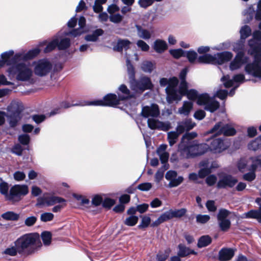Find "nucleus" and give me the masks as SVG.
I'll use <instances>...</instances> for the list:
<instances>
[{
  "label": "nucleus",
  "mask_w": 261,
  "mask_h": 261,
  "mask_svg": "<svg viewBox=\"0 0 261 261\" xmlns=\"http://www.w3.org/2000/svg\"><path fill=\"white\" fill-rule=\"evenodd\" d=\"M187 211L185 208L180 209H170L168 211L165 212L168 221L173 218H180L184 216L186 214Z\"/></svg>",
  "instance_id": "obj_24"
},
{
  "label": "nucleus",
  "mask_w": 261,
  "mask_h": 261,
  "mask_svg": "<svg viewBox=\"0 0 261 261\" xmlns=\"http://www.w3.org/2000/svg\"><path fill=\"white\" fill-rule=\"evenodd\" d=\"M232 57L233 54L231 52L223 51L214 55L205 54L200 56L198 58L197 61L200 63L221 65L229 61Z\"/></svg>",
  "instance_id": "obj_4"
},
{
  "label": "nucleus",
  "mask_w": 261,
  "mask_h": 261,
  "mask_svg": "<svg viewBox=\"0 0 261 261\" xmlns=\"http://www.w3.org/2000/svg\"><path fill=\"white\" fill-rule=\"evenodd\" d=\"M212 242V238L208 235L201 237L198 241L197 246L198 248H202L210 245Z\"/></svg>",
  "instance_id": "obj_37"
},
{
  "label": "nucleus",
  "mask_w": 261,
  "mask_h": 261,
  "mask_svg": "<svg viewBox=\"0 0 261 261\" xmlns=\"http://www.w3.org/2000/svg\"><path fill=\"white\" fill-rule=\"evenodd\" d=\"M18 253V249L16 246L14 245V246H11L6 248L3 254L8 255L10 256H15Z\"/></svg>",
  "instance_id": "obj_48"
},
{
  "label": "nucleus",
  "mask_w": 261,
  "mask_h": 261,
  "mask_svg": "<svg viewBox=\"0 0 261 261\" xmlns=\"http://www.w3.org/2000/svg\"><path fill=\"white\" fill-rule=\"evenodd\" d=\"M234 255V250L229 248H223L219 252L218 258L220 261L230 260Z\"/></svg>",
  "instance_id": "obj_23"
},
{
  "label": "nucleus",
  "mask_w": 261,
  "mask_h": 261,
  "mask_svg": "<svg viewBox=\"0 0 261 261\" xmlns=\"http://www.w3.org/2000/svg\"><path fill=\"white\" fill-rule=\"evenodd\" d=\"M41 198L38 199L37 205H40L45 203L47 204L48 205H52L55 203L65 202L64 199L57 196L44 197L43 198V201H41Z\"/></svg>",
  "instance_id": "obj_25"
},
{
  "label": "nucleus",
  "mask_w": 261,
  "mask_h": 261,
  "mask_svg": "<svg viewBox=\"0 0 261 261\" xmlns=\"http://www.w3.org/2000/svg\"><path fill=\"white\" fill-rule=\"evenodd\" d=\"M29 193V188L25 185H15L12 186L8 195V200L14 203L19 201Z\"/></svg>",
  "instance_id": "obj_7"
},
{
  "label": "nucleus",
  "mask_w": 261,
  "mask_h": 261,
  "mask_svg": "<svg viewBox=\"0 0 261 261\" xmlns=\"http://www.w3.org/2000/svg\"><path fill=\"white\" fill-rule=\"evenodd\" d=\"M39 53L40 50L38 48H35L30 50L24 55L21 54H17L13 56L14 51L13 50H10L2 54V63H3V66L5 64H7V65L12 66L17 64L18 63H17V61L19 59H23L25 60L30 59L36 56Z\"/></svg>",
  "instance_id": "obj_3"
},
{
  "label": "nucleus",
  "mask_w": 261,
  "mask_h": 261,
  "mask_svg": "<svg viewBox=\"0 0 261 261\" xmlns=\"http://www.w3.org/2000/svg\"><path fill=\"white\" fill-rule=\"evenodd\" d=\"M147 124L148 127L151 129H159L163 131H167L171 128L170 122H163L154 118H148Z\"/></svg>",
  "instance_id": "obj_17"
},
{
  "label": "nucleus",
  "mask_w": 261,
  "mask_h": 261,
  "mask_svg": "<svg viewBox=\"0 0 261 261\" xmlns=\"http://www.w3.org/2000/svg\"><path fill=\"white\" fill-rule=\"evenodd\" d=\"M165 165L163 167L161 168L155 174V180L157 182H159L163 178L164 171L168 169Z\"/></svg>",
  "instance_id": "obj_50"
},
{
  "label": "nucleus",
  "mask_w": 261,
  "mask_h": 261,
  "mask_svg": "<svg viewBox=\"0 0 261 261\" xmlns=\"http://www.w3.org/2000/svg\"><path fill=\"white\" fill-rule=\"evenodd\" d=\"M14 245L18 249V253L30 255L35 253L42 246L40 236L37 233L24 234L19 237Z\"/></svg>",
  "instance_id": "obj_2"
},
{
  "label": "nucleus",
  "mask_w": 261,
  "mask_h": 261,
  "mask_svg": "<svg viewBox=\"0 0 261 261\" xmlns=\"http://www.w3.org/2000/svg\"><path fill=\"white\" fill-rule=\"evenodd\" d=\"M70 40L68 38H64L60 40V42L58 39L57 47L60 50H63L67 48L70 46Z\"/></svg>",
  "instance_id": "obj_44"
},
{
  "label": "nucleus",
  "mask_w": 261,
  "mask_h": 261,
  "mask_svg": "<svg viewBox=\"0 0 261 261\" xmlns=\"http://www.w3.org/2000/svg\"><path fill=\"white\" fill-rule=\"evenodd\" d=\"M243 218L255 219L261 223V204L258 210H250L243 214Z\"/></svg>",
  "instance_id": "obj_28"
},
{
  "label": "nucleus",
  "mask_w": 261,
  "mask_h": 261,
  "mask_svg": "<svg viewBox=\"0 0 261 261\" xmlns=\"http://www.w3.org/2000/svg\"><path fill=\"white\" fill-rule=\"evenodd\" d=\"M167 221L168 219L167 218L165 213H164L158 218L157 220L152 222V223L151 224V226L153 227H156L162 223Z\"/></svg>",
  "instance_id": "obj_52"
},
{
  "label": "nucleus",
  "mask_w": 261,
  "mask_h": 261,
  "mask_svg": "<svg viewBox=\"0 0 261 261\" xmlns=\"http://www.w3.org/2000/svg\"><path fill=\"white\" fill-rule=\"evenodd\" d=\"M168 46L166 41L161 39H156L153 43V48L158 53H162L167 49Z\"/></svg>",
  "instance_id": "obj_30"
},
{
  "label": "nucleus",
  "mask_w": 261,
  "mask_h": 261,
  "mask_svg": "<svg viewBox=\"0 0 261 261\" xmlns=\"http://www.w3.org/2000/svg\"><path fill=\"white\" fill-rule=\"evenodd\" d=\"M136 44L137 46L143 51H147L149 49V46L142 40H138Z\"/></svg>",
  "instance_id": "obj_62"
},
{
  "label": "nucleus",
  "mask_w": 261,
  "mask_h": 261,
  "mask_svg": "<svg viewBox=\"0 0 261 261\" xmlns=\"http://www.w3.org/2000/svg\"><path fill=\"white\" fill-rule=\"evenodd\" d=\"M249 45L252 50L250 52V55H253L255 53H257L261 51V46L260 44L253 45L252 44V41L250 40L249 41Z\"/></svg>",
  "instance_id": "obj_63"
},
{
  "label": "nucleus",
  "mask_w": 261,
  "mask_h": 261,
  "mask_svg": "<svg viewBox=\"0 0 261 261\" xmlns=\"http://www.w3.org/2000/svg\"><path fill=\"white\" fill-rule=\"evenodd\" d=\"M8 184L6 182H2L0 183V193L5 195V198L7 200L8 199V195H9V192Z\"/></svg>",
  "instance_id": "obj_49"
},
{
  "label": "nucleus",
  "mask_w": 261,
  "mask_h": 261,
  "mask_svg": "<svg viewBox=\"0 0 261 261\" xmlns=\"http://www.w3.org/2000/svg\"><path fill=\"white\" fill-rule=\"evenodd\" d=\"M184 178L182 176H179L177 178L172 179L169 184L170 188L175 187L180 185L183 181Z\"/></svg>",
  "instance_id": "obj_61"
},
{
  "label": "nucleus",
  "mask_w": 261,
  "mask_h": 261,
  "mask_svg": "<svg viewBox=\"0 0 261 261\" xmlns=\"http://www.w3.org/2000/svg\"><path fill=\"white\" fill-rule=\"evenodd\" d=\"M236 130L231 126L223 124L220 122L208 132V133H214L216 135H223L226 136H233L236 134Z\"/></svg>",
  "instance_id": "obj_14"
},
{
  "label": "nucleus",
  "mask_w": 261,
  "mask_h": 261,
  "mask_svg": "<svg viewBox=\"0 0 261 261\" xmlns=\"http://www.w3.org/2000/svg\"><path fill=\"white\" fill-rule=\"evenodd\" d=\"M248 61L249 58L245 56L244 51H239L233 60L230 62L229 69L231 71L237 70L247 63Z\"/></svg>",
  "instance_id": "obj_16"
},
{
  "label": "nucleus",
  "mask_w": 261,
  "mask_h": 261,
  "mask_svg": "<svg viewBox=\"0 0 261 261\" xmlns=\"http://www.w3.org/2000/svg\"><path fill=\"white\" fill-rule=\"evenodd\" d=\"M151 219L148 216H144L142 217L141 223L138 225V228L142 229L147 227L150 224Z\"/></svg>",
  "instance_id": "obj_57"
},
{
  "label": "nucleus",
  "mask_w": 261,
  "mask_h": 261,
  "mask_svg": "<svg viewBox=\"0 0 261 261\" xmlns=\"http://www.w3.org/2000/svg\"><path fill=\"white\" fill-rule=\"evenodd\" d=\"M138 37L144 40H149L151 38L153 33L152 31L143 28L139 25H136Z\"/></svg>",
  "instance_id": "obj_27"
},
{
  "label": "nucleus",
  "mask_w": 261,
  "mask_h": 261,
  "mask_svg": "<svg viewBox=\"0 0 261 261\" xmlns=\"http://www.w3.org/2000/svg\"><path fill=\"white\" fill-rule=\"evenodd\" d=\"M261 147V136L256 138L248 144V148L250 150L255 151Z\"/></svg>",
  "instance_id": "obj_42"
},
{
  "label": "nucleus",
  "mask_w": 261,
  "mask_h": 261,
  "mask_svg": "<svg viewBox=\"0 0 261 261\" xmlns=\"http://www.w3.org/2000/svg\"><path fill=\"white\" fill-rule=\"evenodd\" d=\"M103 31L102 29H97L94 31L92 34L88 35L86 36L85 39L88 41H95L98 37L102 35Z\"/></svg>",
  "instance_id": "obj_40"
},
{
  "label": "nucleus",
  "mask_w": 261,
  "mask_h": 261,
  "mask_svg": "<svg viewBox=\"0 0 261 261\" xmlns=\"http://www.w3.org/2000/svg\"><path fill=\"white\" fill-rule=\"evenodd\" d=\"M193 108V103L190 101H185L184 102L182 107L179 108L178 113L180 114H183L188 116Z\"/></svg>",
  "instance_id": "obj_33"
},
{
  "label": "nucleus",
  "mask_w": 261,
  "mask_h": 261,
  "mask_svg": "<svg viewBox=\"0 0 261 261\" xmlns=\"http://www.w3.org/2000/svg\"><path fill=\"white\" fill-rule=\"evenodd\" d=\"M227 148L223 140L219 138L213 139L211 142V144L208 146L210 149L214 153H220Z\"/></svg>",
  "instance_id": "obj_20"
},
{
  "label": "nucleus",
  "mask_w": 261,
  "mask_h": 261,
  "mask_svg": "<svg viewBox=\"0 0 261 261\" xmlns=\"http://www.w3.org/2000/svg\"><path fill=\"white\" fill-rule=\"evenodd\" d=\"M237 179L230 175H225L220 178L217 183L219 188H232L237 182Z\"/></svg>",
  "instance_id": "obj_18"
},
{
  "label": "nucleus",
  "mask_w": 261,
  "mask_h": 261,
  "mask_svg": "<svg viewBox=\"0 0 261 261\" xmlns=\"http://www.w3.org/2000/svg\"><path fill=\"white\" fill-rule=\"evenodd\" d=\"M230 212L225 208H220L217 214L218 223L220 229L223 231H227L230 227L231 222L228 219Z\"/></svg>",
  "instance_id": "obj_13"
},
{
  "label": "nucleus",
  "mask_w": 261,
  "mask_h": 261,
  "mask_svg": "<svg viewBox=\"0 0 261 261\" xmlns=\"http://www.w3.org/2000/svg\"><path fill=\"white\" fill-rule=\"evenodd\" d=\"M54 215L51 213H44L41 215L40 220L43 222H47L51 221L54 218Z\"/></svg>",
  "instance_id": "obj_60"
},
{
  "label": "nucleus",
  "mask_w": 261,
  "mask_h": 261,
  "mask_svg": "<svg viewBox=\"0 0 261 261\" xmlns=\"http://www.w3.org/2000/svg\"><path fill=\"white\" fill-rule=\"evenodd\" d=\"M240 33L241 39H245L251 35V30L249 26L244 25L241 29Z\"/></svg>",
  "instance_id": "obj_43"
},
{
  "label": "nucleus",
  "mask_w": 261,
  "mask_h": 261,
  "mask_svg": "<svg viewBox=\"0 0 261 261\" xmlns=\"http://www.w3.org/2000/svg\"><path fill=\"white\" fill-rule=\"evenodd\" d=\"M52 68L51 64L46 60H40L35 63L34 72L36 75L43 76L46 75Z\"/></svg>",
  "instance_id": "obj_15"
},
{
  "label": "nucleus",
  "mask_w": 261,
  "mask_h": 261,
  "mask_svg": "<svg viewBox=\"0 0 261 261\" xmlns=\"http://www.w3.org/2000/svg\"><path fill=\"white\" fill-rule=\"evenodd\" d=\"M208 149V145L205 143L198 144L195 141V153L194 158L205 153Z\"/></svg>",
  "instance_id": "obj_31"
},
{
  "label": "nucleus",
  "mask_w": 261,
  "mask_h": 261,
  "mask_svg": "<svg viewBox=\"0 0 261 261\" xmlns=\"http://www.w3.org/2000/svg\"><path fill=\"white\" fill-rule=\"evenodd\" d=\"M121 100L115 94H108L106 95L103 100H95L88 102V105L116 106L120 103Z\"/></svg>",
  "instance_id": "obj_12"
},
{
  "label": "nucleus",
  "mask_w": 261,
  "mask_h": 261,
  "mask_svg": "<svg viewBox=\"0 0 261 261\" xmlns=\"http://www.w3.org/2000/svg\"><path fill=\"white\" fill-rule=\"evenodd\" d=\"M109 19L111 22L115 23H118L122 21L123 19V16L121 15L120 14L114 13L110 15Z\"/></svg>",
  "instance_id": "obj_59"
},
{
  "label": "nucleus",
  "mask_w": 261,
  "mask_h": 261,
  "mask_svg": "<svg viewBox=\"0 0 261 261\" xmlns=\"http://www.w3.org/2000/svg\"><path fill=\"white\" fill-rule=\"evenodd\" d=\"M178 255L179 257H185L190 254H197V252L194 250H191L189 248L186 247L182 244H179L178 245Z\"/></svg>",
  "instance_id": "obj_32"
},
{
  "label": "nucleus",
  "mask_w": 261,
  "mask_h": 261,
  "mask_svg": "<svg viewBox=\"0 0 261 261\" xmlns=\"http://www.w3.org/2000/svg\"><path fill=\"white\" fill-rule=\"evenodd\" d=\"M207 163L206 161H203L200 163V166L201 167H203L204 168L200 169L198 172V176L200 178H204L206 176H207L209 173H211V169L207 168Z\"/></svg>",
  "instance_id": "obj_39"
},
{
  "label": "nucleus",
  "mask_w": 261,
  "mask_h": 261,
  "mask_svg": "<svg viewBox=\"0 0 261 261\" xmlns=\"http://www.w3.org/2000/svg\"><path fill=\"white\" fill-rule=\"evenodd\" d=\"M245 76L242 74H238L235 75L233 80H230L228 75L223 76L221 78V81L224 82V86L226 88H229L232 86L233 81L236 82H244Z\"/></svg>",
  "instance_id": "obj_21"
},
{
  "label": "nucleus",
  "mask_w": 261,
  "mask_h": 261,
  "mask_svg": "<svg viewBox=\"0 0 261 261\" xmlns=\"http://www.w3.org/2000/svg\"><path fill=\"white\" fill-rule=\"evenodd\" d=\"M249 165V159L242 158L238 163V168L240 171L243 172L247 165Z\"/></svg>",
  "instance_id": "obj_47"
},
{
  "label": "nucleus",
  "mask_w": 261,
  "mask_h": 261,
  "mask_svg": "<svg viewBox=\"0 0 261 261\" xmlns=\"http://www.w3.org/2000/svg\"><path fill=\"white\" fill-rule=\"evenodd\" d=\"M10 73L16 74V78L18 81H29L33 75L32 70L24 63H18L11 66L8 70Z\"/></svg>",
  "instance_id": "obj_5"
},
{
  "label": "nucleus",
  "mask_w": 261,
  "mask_h": 261,
  "mask_svg": "<svg viewBox=\"0 0 261 261\" xmlns=\"http://www.w3.org/2000/svg\"><path fill=\"white\" fill-rule=\"evenodd\" d=\"M245 71L254 76L261 77V54L254 56L253 62L245 66Z\"/></svg>",
  "instance_id": "obj_11"
},
{
  "label": "nucleus",
  "mask_w": 261,
  "mask_h": 261,
  "mask_svg": "<svg viewBox=\"0 0 261 261\" xmlns=\"http://www.w3.org/2000/svg\"><path fill=\"white\" fill-rule=\"evenodd\" d=\"M2 217L7 221H17L19 218V215L13 211H8L3 214Z\"/></svg>",
  "instance_id": "obj_36"
},
{
  "label": "nucleus",
  "mask_w": 261,
  "mask_h": 261,
  "mask_svg": "<svg viewBox=\"0 0 261 261\" xmlns=\"http://www.w3.org/2000/svg\"><path fill=\"white\" fill-rule=\"evenodd\" d=\"M162 0H139L138 4L140 6L143 8H147L152 5L154 1L161 2Z\"/></svg>",
  "instance_id": "obj_55"
},
{
  "label": "nucleus",
  "mask_w": 261,
  "mask_h": 261,
  "mask_svg": "<svg viewBox=\"0 0 261 261\" xmlns=\"http://www.w3.org/2000/svg\"><path fill=\"white\" fill-rule=\"evenodd\" d=\"M205 206L210 212H215L217 210V206L214 200H208L205 204Z\"/></svg>",
  "instance_id": "obj_64"
},
{
  "label": "nucleus",
  "mask_w": 261,
  "mask_h": 261,
  "mask_svg": "<svg viewBox=\"0 0 261 261\" xmlns=\"http://www.w3.org/2000/svg\"><path fill=\"white\" fill-rule=\"evenodd\" d=\"M195 141L180 142L178 145V151L182 158H194L195 153Z\"/></svg>",
  "instance_id": "obj_10"
},
{
  "label": "nucleus",
  "mask_w": 261,
  "mask_h": 261,
  "mask_svg": "<svg viewBox=\"0 0 261 261\" xmlns=\"http://www.w3.org/2000/svg\"><path fill=\"white\" fill-rule=\"evenodd\" d=\"M195 126V123L192 122L191 119H186L178 123L176 130L179 133L192 129Z\"/></svg>",
  "instance_id": "obj_22"
},
{
  "label": "nucleus",
  "mask_w": 261,
  "mask_h": 261,
  "mask_svg": "<svg viewBox=\"0 0 261 261\" xmlns=\"http://www.w3.org/2000/svg\"><path fill=\"white\" fill-rule=\"evenodd\" d=\"M138 221V217L136 216H130L124 221V224L129 226H135Z\"/></svg>",
  "instance_id": "obj_46"
},
{
  "label": "nucleus",
  "mask_w": 261,
  "mask_h": 261,
  "mask_svg": "<svg viewBox=\"0 0 261 261\" xmlns=\"http://www.w3.org/2000/svg\"><path fill=\"white\" fill-rule=\"evenodd\" d=\"M186 56L191 63L194 62L197 58V53L193 50H189L185 53Z\"/></svg>",
  "instance_id": "obj_56"
},
{
  "label": "nucleus",
  "mask_w": 261,
  "mask_h": 261,
  "mask_svg": "<svg viewBox=\"0 0 261 261\" xmlns=\"http://www.w3.org/2000/svg\"><path fill=\"white\" fill-rule=\"evenodd\" d=\"M178 83V80L177 77H172L169 79V85L167 86L165 89L167 94V100L169 103L174 100H181V95H179V91L178 92L176 90Z\"/></svg>",
  "instance_id": "obj_8"
},
{
  "label": "nucleus",
  "mask_w": 261,
  "mask_h": 261,
  "mask_svg": "<svg viewBox=\"0 0 261 261\" xmlns=\"http://www.w3.org/2000/svg\"><path fill=\"white\" fill-rule=\"evenodd\" d=\"M131 44V42L127 39H119L116 45L114 47V49L119 52L123 49L126 50L129 48Z\"/></svg>",
  "instance_id": "obj_29"
},
{
  "label": "nucleus",
  "mask_w": 261,
  "mask_h": 261,
  "mask_svg": "<svg viewBox=\"0 0 261 261\" xmlns=\"http://www.w3.org/2000/svg\"><path fill=\"white\" fill-rule=\"evenodd\" d=\"M197 136V134L195 132L186 133L182 136L181 142L194 141V140H192V139L196 137Z\"/></svg>",
  "instance_id": "obj_58"
},
{
  "label": "nucleus",
  "mask_w": 261,
  "mask_h": 261,
  "mask_svg": "<svg viewBox=\"0 0 261 261\" xmlns=\"http://www.w3.org/2000/svg\"><path fill=\"white\" fill-rule=\"evenodd\" d=\"M179 95L181 98L183 95H186L190 100L197 99V105L204 106L206 111L211 113L216 111L220 107L219 102L215 100L214 97H210L207 93L198 94V92L194 89L188 90V85L186 86L184 83L179 86Z\"/></svg>",
  "instance_id": "obj_1"
},
{
  "label": "nucleus",
  "mask_w": 261,
  "mask_h": 261,
  "mask_svg": "<svg viewBox=\"0 0 261 261\" xmlns=\"http://www.w3.org/2000/svg\"><path fill=\"white\" fill-rule=\"evenodd\" d=\"M41 238L45 245H49L51 242V234L50 232L44 231L41 234Z\"/></svg>",
  "instance_id": "obj_51"
},
{
  "label": "nucleus",
  "mask_w": 261,
  "mask_h": 261,
  "mask_svg": "<svg viewBox=\"0 0 261 261\" xmlns=\"http://www.w3.org/2000/svg\"><path fill=\"white\" fill-rule=\"evenodd\" d=\"M249 163L251 167L249 170L254 171L259 167H261V160L257 158H251L249 159Z\"/></svg>",
  "instance_id": "obj_41"
},
{
  "label": "nucleus",
  "mask_w": 261,
  "mask_h": 261,
  "mask_svg": "<svg viewBox=\"0 0 261 261\" xmlns=\"http://www.w3.org/2000/svg\"><path fill=\"white\" fill-rule=\"evenodd\" d=\"M171 55L175 58L178 59L180 57L185 56L186 51L181 49H171L170 50Z\"/></svg>",
  "instance_id": "obj_54"
},
{
  "label": "nucleus",
  "mask_w": 261,
  "mask_h": 261,
  "mask_svg": "<svg viewBox=\"0 0 261 261\" xmlns=\"http://www.w3.org/2000/svg\"><path fill=\"white\" fill-rule=\"evenodd\" d=\"M57 45L58 38L56 37L47 44L46 46L44 49V52L45 53L50 52L57 46Z\"/></svg>",
  "instance_id": "obj_45"
},
{
  "label": "nucleus",
  "mask_w": 261,
  "mask_h": 261,
  "mask_svg": "<svg viewBox=\"0 0 261 261\" xmlns=\"http://www.w3.org/2000/svg\"><path fill=\"white\" fill-rule=\"evenodd\" d=\"M155 67V63L149 61H144L141 65V69L147 73H151Z\"/></svg>",
  "instance_id": "obj_34"
},
{
  "label": "nucleus",
  "mask_w": 261,
  "mask_h": 261,
  "mask_svg": "<svg viewBox=\"0 0 261 261\" xmlns=\"http://www.w3.org/2000/svg\"><path fill=\"white\" fill-rule=\"evenodd\" d=\"M8 109L9 111L13 112V113L6 117L8 118L10 126L14 127L21 119L20 113L23 109L22 103L17 101H12Z\"/></svg>",
  "instance_id": "obj_6"
},
{
  "label": "nucleus",
  "mask_w": 261,
  "mask_h": 261,
  "mask_svg": "<svg viewBox=\"0 0 261 261\" xmlns=\"http://www.w3.org/2000/svg\"><path fill=\"white\" fill-rule=\"evenodd\" d=\"M126 66L127 73L129 79V83L135 80V71L133 65L131 64L129 59L126 58Z\"/></svg>",
  "instance_id": "obj_38"
},
{
  "label": "nucleus",
  "mask_w": 261,
  "mask_h": 261,
  "mask_svg": "<svg viewBox=\"0 0 261 261\" xmlns=\"http://www.w3.org/2000/svg\"><path fill=\"white\" fill-rule=\"evenodd\" d=\"M181 133H179L178 131H172L170 132L167 134V139L169 142V144L170 146H173L175 143H176L178 137L180 134Z\"/></svg>",
  "instance_id": "obj_35"
},
{
  "label": "nucleus",
  "mask_w": 261,
  "mask_h": 261,
  "mask_svg": "<svg viewBox=\"0 0 261 261\" xmlns=\"http://www.w3.org/2000/svg\"><path fill=\"white\" fill-rule=\"evenodd\" d=\"M117 94L121 101L126 100L132 96L130 91L124 84H122L119 86Z\"/></svg>",
  "instance_id": "obj_26"
},
{
  "label": "nucleus",
  "mask_w": 261,
  "mask_h": 261,
  "mask_svg": "<svg viewBox=\"0 0 261 261\" xmlns=\"http://www.w3.org/2000/svg\"><path fill=\"white\" fill-rule=\"evenodd\" d=\"M196 222L198 223L205 224L210 220V216L208 215H197L196 217Z\"/></svg>",
  "instance_id": "obj_53"
},
{
  "label": "nucleus",
  "mask_w": 261,
  "mask_h": 261,
  "mask_svg": "<svg viewBox=\"0 0 261 261\" xmlns=\"http://www.w3.org/2000/svg\"><path fill=\"white\" fill-rule=\"evenodd\" d=\"M141 115L145 118L158 117L160 115L158 106L156 104H152L150 106L143 107L142 109Z\"/></svg>",
  "instance_id": "obj_19"
},
{
  "label": "nucleus",
  "mask_w": 261,
  "mask_h": 261,
  "mask_svg": "<svg viewBox=\"0 0 261 261\" xmlns=\"http://www.w3.org/2000/svg\"><path fill=\"white\" fill-rule=\"evenodd\" d=\"M130 88L136 92H142L146 90L151 89L153 85L148 77L142 76L138 80H134L130 82Z\"/></svg>",
  "instance_id": "obj_9"
}]
</instances>
